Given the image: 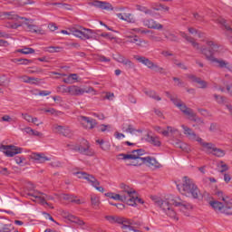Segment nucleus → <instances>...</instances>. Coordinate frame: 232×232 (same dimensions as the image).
I'll list each match as a JSON object with an SVG mask.
<instances>
[{
	"label": "nucleus",
	"mask_w": 232,
	"mask_h": 232,
	"mask_svg": "<svg viewBox=\"0 0 232 232\" xmlns=\"http://www.w3.org/2000/svg\"><path fill=\"white\" fill-rule=\"evenodd\" d=\"M152 200L158 208H160L164 213L170 218H174V220H179V218L177 217V212L171 208V204H169V201L168 199H162L159 197H152Z\"/></svg>",
	"instance_id": "0eeeda50"
},
{
	"label": "nucleus",
	"mask_w": 232,
	"mask_h": 232,
	"mask_svg": "<svg viewBox=\"0 0 232 232\" xmlns=\"http://www.w3.org/2000/svg\"><path fill=\"white\" fill-rule=\"evenodd\" d=\"M183 179V184L177 185L179 193H181V195H184L185 197L198 198V197H200V190L198 189V187L195 185L193 179H190L188 177H184Z\"/></svg>",
	"instance_id": "f03ea898"
},
{
	"label": "nucleus",
	"mask_w": 232,
	"mask_h": 232,
	"mask_svg": "<svg viewBox=\"0 0 232 232\" xmlns=\"http://www.w3.org/2000/svg\"><path fill=\"white\" fill-rule=\"evenodd\" d=\"M115 61H117V63H121V64H123V66H126V68H128V70H131L133 68H135V63H133V62H131V60L122 56V54H118L116 55V57H114Z\"/></svg>",
	"instance_id": "a211bd4d"
},
{
	"label": "nucleus",
	"mask_w": 232,
	"mask_h": 232,
	"mask_svg": "<svg viewBox=\"0 0 232 232\" xmlns=\"http://www.w3.org/2000/svg\"><path fill=\"white\" fill-rule=\"evenodd\" d=\"M61 32L65 35H74V37H78L83 41H86V39L97 40V34L93 32V30L84 27H80V29H77V27H72L70 29V33L66 30H62Z\"/></svg>",
	"instance_id": "20e7f679"
},
{
	"label": "nucleus",
	"mask_w": 232,
	"mask_h": 232,
	"mask_svg": "<svg viewBox=\"0 0 232 232\" xmlns=\"http://www.w3.org/2000/svg\"><path fill=\"white\" fill-rule=\"evenodd\" d=\"M87 182H89V184H91L92 188H95L97 191H100V193H104V188L99 187L101 186V182H99V180L96 178H94L93 175L89 174L87 178Z\"/></svg>",
	"instance_id": "412c9836"
},
{
	"label": "nucleus",
	"mask_w": 232,
	"mask_h": 232,
	"mask_svg": "<svg viewBox=\"0 0 232 232\" xmlns=\"http://www.w3.org/2000/svg\"><path fill=\"white\" fill-rule=\"evenodd\" d=\"M12 63H20V64L28 65L31 64L32 60L24 59V58H15L12 60Z\"/></svg>",
	"instance_id": "a19ab883"
},
{
	"label": "nucleus",
	"mask_w": 232,
	"mask_h": 232,
	"mask_svg": "<svg viewBox=\"0 0 232 232\" xmlns=\"http://www.w3.org/2000/svg\"><path fill=\"white\" fill-rule=\"evenodd\" d=\"M179 35L181 37H183V39L187 40L188 43H190V44L193 46L194 50L198 49V43L197 42V40H195V38L188 35V34H186L184 32H179Z\"/></svg>",
	"instance_id": "bb28decb"
},
{
	"label": "nucleus",
	"mask_w": 232,
	"mask_h": 232,
	"mask_svg": "<svg viewBox=\"0 0 232 232\" xmlns=\"http://www.w3.org/2000/svg\"><path fill=\"white\" fill-rule=\"evenodd\" d=\"M60 135H63V137H72V130L69 127H63V130Z\"/></svg>",
	"instance_id": "49530a36"
},
{
	"label": "nucleus",
	"mask_w": 232,
	"mask_h": 232,
	"mask_svg": "<svg viewBox=\"0 0 232 232\" xmlns=\"http://www.w3.org/2000/svg\"><path fill=\"white\" fill-rule=\"evenodd\" d=\"M120 189L121 195H125L128 206H137V204H144V201L137 197V191L131 188V187L124 183H121Z\"/></svg>",
	"instance_id": "7ed1b4c3"
},
{
	"label": "nucleus",
	"mask_w": 232,
	"mask_h": 232,
	"mask_svg": "<svg viewBox=\"0 0 232 232\" xmlns=\"http://www.w3.org/2000/svg\"><path fill=\"white\" fill-rule=\"evenodd\" d=\"M205 41L207 46H208L209 49L206 47V45L200 46V44H198V49H196L197 52H199V53L205 55L208 61H210V63H214L218 68H226V70H227L228 72H232V66L231 64H229V62L214 57L215 53L220 52L221 45L211 39Z\"/></svg>",
	"instance_id": "f257e3e1"
},
{
	"label": "nucleus",
	"mask_w": 232,
	"mask_h": 232,
	"mask_svg": "<svg viewBox=\"0 0 232 232\" xmlns=\"http://www.w3.org/2000/svg\"><path fill=\"white\" fill-rule=\"evenodd\" d=\"M174 64L181 70H188V66H186V64H184L183 63L179 62L178 60H174Z\"/></svg>",
	"instance_id": "13d9d810"
},
{
	"label": "nucleus",
	"mask_w": 232,
	"mask_h": 232,
	"mask_svg": "<svg viewBox=\"0 0 232 232\" xmlns=\"http://www.w3.org/2000/svg\"><path fill=\"white\" fill-rule=\"evenodd\" d=\"M44 72V70H43V68L41 67H34V70H29L28 73H35L36 75H39L41 73H43Z\"/></svg>",
	"instance_id": "09e8293b"
},
{
	"label": "nucleus",
	"mask_w": 232,
	"mask_h": 232,
	"mask_svg": "<svg viewBox=\"0 0 232 232\" xmlns=\"http://www.w3.org/2000/svg\"><path fill=\"white\" fill-rule=\"evenodd\" d=\"M121 229H123L124 232H131V230L133 229V227H131V225H124V226H121Z\"/></svg>",
	"instance_id": "338daca9"
},
{
	"label": "nucleus",
	"mask_w": 232,
	"mask_h": 232,
	"mask_svg": "<svg viewBox=\"0 0 232 232\" xmlns=\"http://www.w3.org/2000/svg\"><path fill=\"white\" fill-rule=\"evenodd\" d=\"M181 128L183 130L184 135H186V137L188 139H189V140H195L197 142L198 140V139H200V136H198V134L195 133L193 131V129H191L186 125H181Z\"/></svg>",
	"instance_id": "f3484780"
},
{
	"label": "nucleus",
	"mask_w": 232,
	"mask_h": 232,
	"mask_svg": "<svg viewBox=\"0 0 232 232\" xmlns=\"http://www.w3.org/2000/svg\"><path fill=\"white\" fill-rule=\"evenodd\" d=\"M165 39H167V41H171L172 43H179V36L171 33L165 34Z\"/></svg>",
	"instance_id": "c03bdc74"
},
{
	"label": "nucleus",
	"mask_w": 232,
	"mask_h": 232,
	"mask_svg": "<svg viewBox=\"0 0 232 232\" xmlns=\"http://www.w3.org/2000/svg\"><path fill=\"white\" fill-rule=\"evenodd\" d=\"M111 198H112L113 200H119L120 202H124L125 204H127V200H126V194H111Z\"/></svg>",
	"instance_id": "c9c22d12"
},
{
	"label": "nucleus",
	"mask_w": 232,
	"mask_h": 232,
	"mask_svg": "<svg viewBox=\"0 0 232 232\" xmlns=\"http://www.w3.org/2000/svg\"><path fill=\"white\" fill-rule=\"evenodd\" d=\"M1 122H12V117H10V115L5 114L1 118Z\"/></svg>",
	"instance_id": "69168bd1"
},
{
	"label": "nucleus",
	"mask_w": 232,
	"mask_h": 232,
	"mask_svg": "<svg viewBox=\"0 0 232 232\" xmlns=\"http://www.w3.org/2000/svg\"><path fill=\"white\" fill-rule=\"evenodd\" d=\"M220 168L221 169H219V173H225V171H227V169H229V167L227 166V164L223 163L222 161L220 164Z\"/></svg>",
	"instance_id": "680f3d73"
},
{
	"label": "nucleus",
	"mask_w": 232,
	"mask_h": 232,
	"mask_svg": "<svg viewBox=\"0 0 232 232\" xmlns=\"http://www.w3.org/2000/svg\"><path fill=\"white\" fill-rule=\"evenodd\" d=\"M25 24L27 26V30L29 32H32V34H38L40 35H43L44 34V30L37 27L36 25L30 24L28 23H25Z\"/></svg>",
	"instance_id": "c756f323"
},
{
	"label": "nucleus",
	"mask_w": 232,
	"mask_h": 232,
	"mask_svg": "<svg viewBox=\"0 0 232 232\" xmlns=\"http://www.w3.org/2000/svg\"><path fill=\"white\" fill-rule=\"evenodd\" d=\"M75 175H77L78 179H83L84 180H88V177L90 176L86 172H76Z\"/></svg>",
	"instance_id": "6e6d98bb"
},
{
	"label": "nucleus",
	"mask_w": 232,
	"mask_h": 232,
	"mask_svg": "<svg viewBox=\"0 0 232 232\" xmlns=\"http://www.w3.org/2000/svg\"><path fill=\"white\" fill-rule=\"evenodd\" d=\"M146 141L152 146H156L157 148H160L162 144V142H160V138L158 136H151L150 134H147Z\"/></svg>",
	"instance_id": "393cba45"
},
{
	"label": "nucleus",
	"mask_w": 232,
	"mask_h": 232,
	"mask_svg": "<svg viewBox=\"0 0 232 232\" xmlns=\"http://www.w3.org/2000/svg\"><path fill=\"white\" fill-rule=\"evenodd\" d=\"M137 10H139L140 12H143V14H146L147 15H152V16L154 15L153 11L150 9H148L146 6L138 5Z\"/></svg>",
	"instance_id": "79ce46f5"
},
{
	"label": "nucleus",
	"mask_w": 232,
	"mask_h": 232,
	"mask_svg": "<svg viewBox=\"0 0 232 232\" xmlns=\"http://www.w3.org/2000/svg\"><path fill=\"white\" fill-rule=\"evenodd\" d=\"M72 151H77L80 155H85L86 157H93L95 150L92 149V145L86 140H82L80 144H69L67 145Z\"/></svg>",
	"instance_id": "423d86ee"
},
{
	"label": "nucleus",
	"mask_w": 232,
	"mask_h": 232,
	"mask_svg": "<svg viewBox=\"0 0 232 232\" xmlns=\"http://www.w3.org/2000/svg\"><path fill=\"white\" fill-rule=\"evenodd\" d=\"M32 159H34V160H37L40 163L46 162V161L50 160V158L44 156V154H43V153H40V154L34 153L32 155Z\"/></svg>",
	"instance_id": "2f4dec72"
},
{
	"label": "nucleus",
	"mask_w": 232,
	"mask_h": 232,
	"mask_svg": "<svg viewBox=\"0 0 232 232\" xmlns=\"http://www.w3.org/2000/svg\"><path fill=\"white\" fill-rule=\"evenodd\" d=\"M78 121L82 126L85 128V130H93V128L97 126V121H95L93 118L80 116Z\"/></svg>",
	"instance_id": "4468645a"
},
{
	"label": "nucleus",
	"mask_w": 232,
	"mask_h": 232,
	"mask_svg": "<svg viewBox=\"0 0 232 232\" xmlns=\"http://www.w3.org/2000/svg\"><path fill=\"white\" fill-rule=\"evenodd\" d=\"M62 198L63 200H66L67 202H73L74 204H82V202H81V199H77V197L69 194H63Z\"/></svg>",
	"instance_id": "7c9ffc66"
},
{
	"label": "nucleus",
	"mask_w": 232,
	"mask_h": 232,
	"mask_svg": "<svg viewBox=\"0 0 232 232\" xmlns=\"http://www.w3.org/2000/svg\"><path fill=\"white\" fill-rule=\"evenodd\" d=\"M30 197H33L34 202H38V204H42L43 206L48 204V200H52V196H48L41 191H34V193H28Z\"/></svg>",
	"instance_id": "9b49d317"
},
{
	"label": "nucleus",
	"mask_w": 232,
	"mask_h": 232,
	"mask_svg": "<svg viewBox=\"0 0 232 232\" xmlns=\"http://www.w3.org/2000/svg\"><path fill=\"white\" fill-rule=\"evenodd\" d=\"M128 43H132L136 45H138L140 48H148L150 46V42L147 40L140 38L138 35H129L127 36Z\"/></svg>",
	"instance_id": "2eb2a0df"
},
{
	"label": "nucleus",
	"mask_w": 232,
	"mask_h": 232,
	"mask_svg": "<svg viewBox=\"0 0 232 232\" xmlns=\"http://www.w3.org/2000/svg\"><path fill=\"white\" fill-rule=\"evenodd\" d=\"M70 87H66L64 85H61L57 87L58 93H69Z\"/></svg>",
	"instance_id": "de8ad7c7"
},
{
	"label": "nucleus",
	"mask_w": 232,
	"mask_h": 232,
	"mask_svg": "<svg viewBox=\"0 0 232 232\" xmlns=\"http://www.w3.org/2000/svg\"><path fill=\"white\" fill-rule=\"evenodd\" d=\"M150 41H153L154 43H162V37L150 35Z\"/></svg>",
	"instance_id": "0e129e2a"
},
{
	"label": "nucleus",
	"mask_w": 232,
	"mask_h": 232,
	"mask_svg": "<svg viewBox=\"0 0 232 232\" xmlns=\"http://www.w3.org/2000/svg\"><path fill=\"white\" fill-rule=\"evenodd\" d=\"M142 160V164H149V166H151L152 168H155L156 169H159L162 168V165L157 161L155 158L151 157H146V158H140Z\"/></svg>",
	"instance_id": "4be33fe9"
},
{
	"label": "nucleus",
	"mask_w": 232,
	"mask_h": 232,
	"mask_svg": "<svg viewBox=\"0 0 232 232\" xmlns=\"http://www.w3.org/2000/svg\"><path fill=\"white\" fill-rule=\"evenodd\" d=\"M90 6H95V8H100L101 10H113V5L108 2H102L99 0H94L89 3Z\"/></svg>",
	"instance_id": "dca6fc26"
},
{
	"label": "nucleus",
	"mask_w": 232,
	"mask_h": 232,
	"mask_svg": "<svg viewBox=\"0 0 232 232\" xmlns=\"http://www.w3.org/2000/svg\"><path fill=\"white\" fill-rule=\"evenodd\" d=\"M3 15L5 19H9L11 21H19V19L22 21H30V19L26 17L19 16L15 12H4Z\"/></svg>",
	"instance_id": "5701e85b"
},
{
	"label": "nucleus",
	"mask_w": 232,
	"mask_h": 232,
	"mask_svg": "<svg viewBox=\"0 0 232 232\" xmlns=\"http://www.w3.org/2000/svg\"><path fill=\"white\" fill-rule=\"evenodd\" d=\"M198 37L201 39L202 43L206 44V41L209 40V38H207L206 34L200 31H198Z\"/></svg>",
	"instance_id": "bf43d9fd"
},
{
	"label": "nucleus",
	"mask_w": 232,
	"mask_h": 232,
	"mask_svg": "<svg viewBox=\"0 0 232 232\" xmlns=\"http://www.w3.org/2000/svg\"><path fill=\"white\" fill-rule=\"evenodd\" d=\"M34 191H36L35 185H34L32 182H28L25 186L24 197H30L28 193H34Z\"/></svg>",
	"instance_id": "72a5a7b5"
},
{
	"label": "nucleus",
	"mask_w": 232,
	"mask_h": 232,
	"mask_svg": "<svg viewBox=\"0 0 232 232\" xmlns=\"http://www.w3.org/2000/svg\"><path fill=\"white\" fill-rule=\"evenodd\" d=\"M197 142H198V144L201 146L202 151H205V153H213L215 144L212 142L204 141V139L200 137L198 139Z\"/></svg>",
	"instance_id": "6ab92c4d"
},
{
	"label": "nucleus",
	"mask_w": 232,
	"mask_h": 232,
	"mask_svg": "<svg viewBox=\"0 0 232 232\" xmlns=\"http://www.w3.org/2000/svg\"><path fill=\"white\" fill-rule=\"evenodd\" d=\"M174 82L176 83V86H184V82L182 80H180L179 78L177 77H173L172 78Z\"/></svg>",
	"instance_id": "e2e57ef3"
},
{
	"label": "nucleus",
	"mask_w": 232,
	"mask_h": 232,
	"mask_svg": "<svg viewBox=\"0 0 232 232\" xmlns=\"http://www.w3.org/2000/svg\"><path fill=\"white\" fill-rule=\"evenodd\" d=\"M117 17L121 19V21H126L127 23H135V18L131 13H119L117 14Z\"/></svg>",
	"instance_id": "cd10ccee"
},
{
	"label": "nucleus",
	"mask_w": 232,
	"mask_h": 232,
	"mask_svg": "<svg viewBox=\"0 0 232 232\" xmlns=\"http://www.w3.org/2000/svg\"><path fill=\"white\" fill-rule=\"evenodd\" d=\"M18 53H23L24 55H30V53H35V50L30 47H24L22 49L16 50Z\"/></svg>",
	"instance_id": "e433bc0d"
},
{
	"label": "nucleus",
	"mask_w": 232,
	"mask_h": 232,
	"mask_svg": "<svg viewBox=\"0 0 232 232\" xmlns=\"http://www.w3.org/2000/svg\"><path fill=\"white\" fill-rule=\"evenodd\" d=\"M216 195H217L218 200H222V201L224 202V204H225L226 202H228V200H229V197H228V196H226V195L224 194V192H222V191H218V192H216Z\"/></svg>",
	"instance_id": "ea45409f"
},
{
	"label": "nucleus",
	"mask_w": 232,
	"mask_h": 232,
	"mask_svg": "<svg viewBox=\"0 0 232 232\" xmlns=\"http://www.w3.org/2000/svg\"><path fill=\"white\" fill-rule=\"evenodd\" d=\"M172 146H175V148H179V150H184L186 148V145L182 143L180 140H176L172 142Z\"/></svg>",
	"instance_id": "a18cd8bd"
},
{
	"label": "nucleus",
	"mask_w": 232,
	"mask_h": 232,
	"mask_svg": "<svg viewBox=\"0 0 232 232\" xmlns=\"http://www.w3.org/2000/svg\"><path fill=\"white\" fill-rule=\"evenodd\" d=\"M96 142L101 146L103 151L110 150V145H106V147H104V140H97Z\"/></svg>",
	"instance_id": "864d4df0"
},
{
	"label": "nucleus",
	"mask_w": 232,
	"mask_h": 232,
	"mask_svg": "<svg viewBox=\"0 0 232 232\" xmlns=\"http://www.w3.org/2000/svg\"><path fill=\"white\" fill-rule=\"evenodd\" d=\"M0 151H4L6 157H14V155L23 153V149L14 145H2L0 146Z\"/></svg>",
	"instance_id": "f8f14e48"
},
{
	"label": "nucleus",
	"mask_w": 232,
	"mask_h": 232,
	"mask_svg": "<svg viewBox=\"0 0 232 232\" xmlns=\"http://www.w3.org/2000/svg\"><path fill=\"white\" fill-rule=\"evenodd\" d=\"M145 95L150 97V99H154V101H162V98L157 94L155 91H144Z\"/></svg>",
	"instance_id": "f704fd0d"
},
{
	"label": "nucleus",
	"mask_w": 232,
	"mask_h": 232,
	"mask_svg": "<svg viewBox=\"0 0 232 232\" xmlns=\"http://www.w3.org/2000/svg\"><path fill=\"white\" fill-rule=\"evenodd\" d=\"M63 130H64V126H61L57 124L53 126V131L54 133H59L61 135V132L63 131Z\"/></svg>",
	"instance_id": "3c124183"
},
{
	"label": "nucleus",
	"mask_w": 232,
	"mask_h": 232,
	"mask_svg": "<svg viewBox=\"0 0 232 232\" xmlns=\"http://www.w3.org/2000/svg\"><path fill=\"white\" fill-rule=\"evenodd\" d=\"M143 24L150 30H162V28H164V25H162L160 23H157V21L153 19H147L143 21Z\"/></svg>",
	"instance_id": "aec40b11"
},
{
	"label": "nucleus",
	"mask_w": 232,
	"mask_h": 232,
	"mask_svg": "<svg viewBox=\"0 0 232 232\" xmlns=\"http://www.w3.org/2000/svg\"><path fill=\"white\" fill-rule=\"evenodd\" d=\"M212 153L215 157H224L226 155V151L224 150L216 148V146H214Z\"/></svg>",
	"instance_id": "4c0bfd02"
},
{
	"label": "nucleus",
	"mask_w": 232,
	"mask_h": 232,
	"mask_svg": "<svg viewBox=\"0 0 232 232\" xmlns=\"http://www.w3.org/2000/svg\"><path fill=\"white\" fill-rule=\"evenodd\" d=\"M106 220L110 222V224H121L122 223V218L116 216H106Z\"/></svg>",
	"instance_id": "473e14b6"
},
{
	"label": "nucleus",
	"mask_w": 232,
	"mask_h": 232,
	"mask_svg": "<svg viewBox=\"0 0 232 232\" xmlns=\"http://www.w3.org/2000/svg\"><path fill=\"white\" fill-rule=\"evenodd\" d=\"M175 131H177V130L171 126H168L167 130H161V135H163V137H169V133H175Z\"/></svg>",
	"instance_id": "58836bf2"
},
{
	"label": "nucleus",
	"mask_w": 232,
	"mask_h": 232,
	"mask_svg": "<svg viewBox=\"0 0 232 232\" xmlns=\"http://www.w3.org/2000/svg\"><path fill=\"white\" fill-rule=\"evenodd\" d=\"M144 154L142 149L134 150L130 154H120L119 157L121 160H133L130 166H142V160L140 158Z\"/></svg>",
	"instance_id": "6e6552de"
},
{
	"label": "nucleus",
	"mask_w": 232,
	"mask_h": 232,
	"mask_svg": "<svg viewBox=\"0 0 232 232\" xmlns=\"http://www.w3.org/2000/svg\"><path fill=\"white\" fill-rule=\"evenodd\" d=\"M63 48L59 46H49L45 48V52H49V53H57V52H61Z\"/></svg>",
	"instance_id": "37998d69"
},
{
	"label": "nucleus",
	"mask_w": 232,
	"mask_h": 232,
	"mask_svg": "<svg viewBox=\"0 0 232 232\" xmlns=\"http://www.w3.org/2000/svg\"><path fill=\"white\" fill-rule=\"evenodd\" d=\"M39 82H41V79L35 77H29L27 84H39Z\"/></svg>",
	"instance_id": "5fc2aeb1"
},
{
	"label": "nucleus",
	"mask_w": 232,
	"mask_h": 232,
	"mask_svg": "<svg viewBox=\"0 0 232 232\" xmlns=\"http://www.w3.org/2000/svg\"><path fill=\"white\" fill-rule=\"evenodd\" d=\"M12 227V225H5L3 228H1V232H10L12 231V229L10 228Z\"/></svg>",
	"instance_id": "774afa93"
},
{
	"label": "nucleus",
	"mask_w": 232,
	"mask_h": 232,
	"mask_svg": "<svg viewBox=\"0 0 232 232\" xmlns=\"http://www.w3.org/2000/svg\"><path fill=\"white\" fill-rule=\"evenodd\" d=\"M188 79L191 80L192 82H196L198 84V88L206 89L208 88V82L199 77H197L195 75H188Z\"/></svg>",
	"instance_id": "a878e982"
},
{
	"label": "nucleus",
	"mask_w": 232,
	"mask_h": 232,
	"mask_svg": "<svg viewBox=\"0 0 232 232\" xmlns=\"http://www.w3.org/2000/svg\"><path fill=\"white\" fill-rule=\"evenodd\" d=\"M133 58L136 61H138V63H141V64H144L145 66H147V68H149L150 70H151L155 64L153 62H151L145 56L134 55Z\"/></svg>",
	"instance_id": "b1692460"
},
{
	"label": "nucleus",
	"mask_w": 232,
	"mask_h": 232,
	"mask_svg": "<svg viewBox=\"0 0 232 232\" xmlns=\"http://www.w3.org/2000/svg\"><path fill=\"white\" fill-rule=\"evenodd\" d=\"M24 121H26V122H32L34 117L28 113H22L21 114Z\"/></svg>",
	"instance_id": "4d7b16f0"
},
{
	"label": "nucleus",
	"mask_w": 232,
	"mask_h": 232,
	"mask_svg": "<svg viewBox=\"0 0 232 232\" xmlns=\"http://www.w3.org/2000/svg\"><path fill=\"white\" fill-rule=\"evenodd\" d=\"M91 206L93 209H99L101 206V198L95 194L91 195Z\"/></svg>",
	"instance_id": "c85d7f7f"
},
{
	"label": "nucleus",
	"mask_w": 232,
	"mask_h": 232,
	"mask_svg": "<svg viewBox=\"0 0 232 232\" xmlns=\"http://www.w3.org/2000/svg\"><path fill=\"white\" fill-rule=\"evenodd\" d=\"M170 204L176 208H179V210L184 213L186 217H189V211L193 209V205L182 200L180 198L176 197L170 200Z\"/></svg>",
	"instance_id": "9d476101"
},
{
	"label": "nucleus",
	"mask_w": 232,
	"mask_h": 232,
	"mask_svg": "<svg viewBox=\"0 0 232 232\" xmlns=\"http://www.w3.org/2000/svg\"><path fill=\"white\" fill-rule=\"evenodd\" d=\"M214 99L218 104H224V102H226V98L218 94H214Z\"/></svg>",
	"instance_id": "8fccbe9b"
},
{
	"label": "nucleus",
	"mask_w": 232,
	"mask_h": 232,
	"mask_svg": "<svg viewBox=\"0 0 232 232\" xmlns=\"http://www.w3.org/2000/svg\"><path fill=\"white\" fill-rule=\"evenodd\" d=\"M166 96L170 99L171 102L184 113V115H187L189 117L190 121H193L194 122H197V114L193 112V109L188 108L186 106V103H184L182 101H180L178 98L173 97L169 92H165Z\"/></svg>",
	"instance_id": "39448f33"
},
{
	"label": "nucleus",
	"mask_w": 232,
	"mask_h": 232,
	"mask_svg": "<svg viewBox=\"0 0 232 232\" xmlns=\"http://www.w3.org/2000/svg\"><path fill=\"white\" fill-rule=\"evenodd\" d=\"M151 70H154V72H157L158 73H162L164 72V68L159 66L158 64L154 63Z\"/></svg>",
	"instance_id": "052dcab7"
},
{
	"label": "nucleus",
	"mask_w": 232,
	"mask_h": 232,
	"mask_svg": "<svg viewBox=\"0 0 232 232\" xmlns=\"http://www.w3.org/2000/svg\"><path fill=\"white\" fill-rule=\"evenodd\" d=\"M10 79L7 77H0V86H8Z\"/></svg>",
	"instance_id": "603ef678"
},
{
	"label": "nucleus",
	"mask_w": 232,
	"mask_h": 232,
	"mask_svg": "<svg viewBox=\"0 0 232 232\" xmlns=\"http://www.w3.org/2000/svg\"><path fill=\"white\" fill-rule=\"evenodd\" d=\"M211 208H213L214 211L217 213H222L223 215H232V203L227 201L226 203H222L218 200H213L209 202Z\"/></svg>",
	"instance_id": "1a4fd4ad"
},
{
	"label": "nucleus",
	"mask_w": 232,
	"mask_h": 232,
	"mask_svg": "<svg viewBox=\"0 0 232 232\" xmlns=\"http://www.w3.org/2000/svg\"><path fill=\"white\" fill-rule=\"evenodd\" d=\"M92 92H95V89L93 87H88L87 89L81 88L75 85L69 86V95H84V93H92Z\"/></svg>",
	"instance_id": "ddd939ff"
}]
</instances>
